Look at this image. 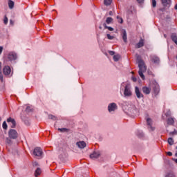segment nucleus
<instances>
[{"instance_id": "f257e3e1", "label": "nucleus", "mask_w": 177, "mask_h": 177, "mask_svg": "<svg viewBox=\"0 0 177 177\" xmlns=\"http://www.w3.org/2000/svg\"><path fill=\"white\" fill-rule=\"evenodd\" d=\"M122 109L129 115H136L139 111L136 109V106L132 102H124L122 106Z\"/></svg>"}, {"instance_id": "f03ea898", "label": "nucleus", "mask_w": 177, "mask_h": 177, "mask_svg": "<svg viewBox=\"0 0 177 177\" xmlns=\"http://www.w3.org/2000/svg\"><path fill=\"white\" fill-rule=\"evenodd\" d=\"M120 92H123L124 97L132 96V86L129 83L123 82L120 85Z\"/></svg>"}, {"instance_id": "7ed1b4c3", "label": "nucleus", "mask_w": 177, "mask_h": 177, "mask_svg": "<svg viewBox=\"0 0 177 177\" xmlns=\"http://www.w3.org/2000/svg\"><path fill=\"white\" fill-rule=\"evenodd\" d=\"M137 62L139 67L138 74L142 80H145V75H143V73H146L147 70L146 65H145V62H143V60H142L139 56L137 57Z\"/></svg>"}, {"instance_id": "20e7f679", "label": "nucleus", "mask_w": 177, "mask_h": 177, "mask_svg": "<svg viewBox=\"0 0 177 177\" xmlns=\"http://www.w3.org/2000/svg\"><path fill=\"white\" fill-rule=\"evenodd\" d=\"M118 109V106L115 102H112L108 104V111L111 114H114L115 113L116 110Z\"/></svg>"}, {"instance_id": "39448f33", "label": "nucleus", "mask_w": 177, "mask_h": 177, "mask_svg": "<svg viewBox=\"0 0 177 177\" xmlns=\"http://www.w3.org/2000/svg\"><path fill=\"white\" fill-rule=\"evenodd\" d=\"M3 73L4 75H8L9 77H12L13 75V71H12V68H10V66H6L3 68Z\"/></svg>"}, {"instance_id": "423d86ee", "label": "nucleus", "mask_w": 177, "mask_h": 177, "mask_svg": "<svg viewBox=\"0 0 177 177\" xmlns=\"http://www.w3.org/2000/svg\"><path fill=\"white\" fill-rule=\"evenodd\" d=\"M146 120H147V124L148 125L149 130L153 132V131L156 129V127L153 126V120H151V118H147Z\"/></svg>"}, {"instance_id": "0eeeda50", "label": "nucleus", "mask_w": 177, "mask_h": 177, "mask_svg": "<svg viewBox=\"0 0 177 177\" xmlns=\"http://www.w3.org/2000/svg\"><path fill=\"white\" fill-rule=\"evenodd\" d=\"M8 136L10 139H17L19 133L15 129H10L8 132Z\"/></svg>"}, {"instance_id": "6e6552de", "label": "nucleus", "mask_w": 177, "mask_h": 177, "mask_svg": "<svg viewBox=\"0 0 177 177\" xmlns=\"http://www.w3.org/2000/svg\"><path fill=\"white\" fill-rule=\"evenodd\" d=\"M7 59L10 62H13V60H16V59H17V54L15 52H10L7 55Z\"/></svg>"}, {"instance_id": "1a4fd4ad", "label": "nucleus", "mask_w": 177, "mask_h": 177, "mask_svg": "<svg viewBox=\"0 0 177 177\" xmlns=\"http://www.w3.org/2000/svg\"><path fill=\"white\" fill-rule=\"evenodd\" d=\"M142 91L145 95H150V93H151V86H142Z\"/></svg>"}, {"instance_id": "9d476101", "label": "nucleus", "mask_w": 177, "mask_h": 177, "mask_svg": "<svg viewBox=\"0 0 177 177\" xmlns=\"http://www.w3.org/2000/svg\"><path fill=\"white\" fill-rule=\"evenodd\" d=\"M33 156L35 157H41L42 156V149L39 147H36L33 151Z\"/></svg>"}, {"instance_id": "9b49d317", "label": "nucleus", "mask_w": 177, "mask_h": 177, "mask_svg": "<svg viewBox=\"0 0 177 177\" xmlns=\"http://www.w3.org/2000/svg\"><path fill=\"white\" fill-rule=\"evenodd\" d=\"M153 91L155 95H158V93L160 92V86L158 85V83L157 82H153Z\"/></svg>"}, {"instance_id": "f8f14e48", "label": "nucleus", "mask_w": 177, "mask_h": 177, "mask_svg": "<svg viewBox=\"0 0 177 177\" xmlns=\"http://www.w3.org/2000/svg\"><path fill=\"white\" fill-rule=\"evenodd\" d=\"M135 93H136L138 99H142L144 97L143 93H142V92H140V90L139 89V87H138V86H136V88H135Z\"/></svg>"}, {"instance_id": "ddd939ff", "label": "nucleus", "mask_w": 177, "mask_h": 177, "mask_svg": "<svg viewBox=\"0 0 177 177\" xmlns=\"http://www.w3.org/2000/svg\"><path fill=\"white\" fill-rule=\"evenodd\" d=\"M150 59L153 63L155 64H158L160 63V58L157 55H152L150 56Z\"/></svg>"}, {"instance_id": "4468645a", "label": "nucleus", "mask_w": 177, "mask_h": 177, "mask_svg": "<svg viewBox=\"0 0 177 177\" xmlns=\"http://www.w3.org/2000/svg\"><path fill=\"white\" fill-rule=\"evenodd\" d=\"M7 122L10 124L11 128H15V127H16V121L12 118L7 119Z\"/></svg>"}, {"instance_id": "2eb2a0df", "label": "nucleus", "mask_w": 177, "mask_h": 177, "mask_svg": "<svg viewBox=\"0 0 177 177\" xmlns=\"http://www.w3.org/2000/svg\"><path fill=\"white\" fill-rule=\"evenodd\" d=\"M76 145L79 149H84V147H86V143L84 141L77 142Z\"/></svg>"}, {"instance_id": "dca6fc26", "label": "nucleus", "mask_w": 177, "mask_h": 177, "mask_svg": "<svg viewBox=\"0 0 177 177\" xmlns=\"http://www.w3.org/2000/svg\"><path fill=\"white\" fill-rule=\"evenodd\" d=\"M162 3L163 6L169 8V6H171V0H162Z\"/></svg>"}, {"instance_id": "f3484780", "label": "nucleus", "mask_w": 177, "mask_h": 177, "mask_svg": "<svg viewBox=\"0 0 177 177\" xmlns=\"http://www.w3.org/2000/svg\"><path fill=\"white\" fill-rule=\"evenodd\" d=\"M99 156H100V152L95 151L90 155V157L91 158H98Z\"/></svg>"}, {"instance_id": "a211bd4d", "label": "nucleus", "mask_w": 177, "mask_h": 177, "mask_svg": "<svg viewBox=\"0 0 177 177\" xmlns=\"http://www.w3.org/2000/svg\"><path fill=\"white\" fill-rule=\"evenodd\" d=\"M171 39L173 41V42H174V44H176V45H177V35L176 33H171Z\"/></svg>"}, {"instance_id": "6ab92c4d", "label": "nucleus", "mask_w": 177, "mask_h": 177, "mask_svg": "<svg viewBox=\"0 0 177 177\" xmlns=\"http://www.w3.org/2000/svg\"><path fill=\"white\" fill-rule=\"evenodd\" d=\"M143 45H145V40H143V39H141L140 41L136 45V48H142Z\"/></svg>"}, {"instance_id": "aec40b11", "label": "nucleus", "mask_w": 177, "mask_h": 177, "mask_svg": "<svg viewBox=\"0 0 177 177\" xmlns=\"http://www.w3.org/2000/svg\"><path fill=\"white\" fill-rule=\"evenodd\" d=\"M122 39H123L124 42H127V31L125 30H122Z\"/></svg>"}, {"instance_id": "412c9836", "label": "nucleus", "mask_w": 177, "mask_h": 177, "mask_svg": "<svg viewBox=\"0 0 177 177\" xmlns=\"http://www.w3.org/2000/svg\"><path fill=\"white\" fill-rule=\"evenodd\" d=\"M8 7L10 9H13L15 8V2L12 0L8 1Z\"/></svg>"}, {"instance_id": "4be33fe9", "label": "nucleus", "mask_w": 177, "mask_h": 177, "mask_svg": "<svg viewBox=\"0 0 177 177\" xmlns=\"http://www.w3.org/2000/svg\"><path fill=\"white\" fill-rule=\"evenodd\" d=\"M174 122H175V120L172 118H169L167 119V124L168 125H174Z\"/></svg>"}, {"instance_id": "5701e85b", "label": "nucleus", "mask_w": 177, "mask_h": 177, "mask_svg": "<svg viewBox=\"0 0 177 177\" xmlns=\"http://www.w3.org/2000/svg\"><path fill=\"white\" fill-rule=\"evenodd\" d=\"M164 114L166 117H170L171 116V111L169 109H165L164 111Z\"/></svg>"}, {"instance_id": "b1692460", "label": "nucleus", "mask_w": 177, "mask_h": 177, "mask_svg": "<svg viewBox=\"0 0 177 177\" xmlns=\"http://www.w3.org/2000/svg\"><path fill=\"white\" fill-rule=\"evenodd\" d=\"M120 59H121V55H120L118 54L113 56L114 62H118V60H120Z\"/></svg>"}, {"instance_id": "393cba45", "label": "nucleus", "mask_w": 177, "mask_h": 177, "mask_svg": "<svg viewBox=\"0 0 177 177\" xmlns=\"http://www.w3.org/2000/svg\"><path fill=\"white\" fill-rule=\"evenodd\" d=\"M41 169L37 168L35 172V176H39V175H41Z\"/></svg>"}, {"instance_id": "a878e982", "label": "nucleus", "mask_w": 177, "mask_h": 177, "mask_svg": "<svg viewBox=\"0 0 177 177\" xmlns=\"http://www.w3.org/2000/svg\"><path fill=\"white\" fill-rule=\"evenodd\" d=\"M112 2H113V0H104V3L106 6H109V5H111Z\"/></svg>"}, {"instance_id": "bb28decb", "label": "nucleus", "mask_w": 177, "mask_h": 177, "mask_svg": "<svg viewBox=\"0 0 177 177\" xmlns=\"http://www.w3.org/2000/svg\"><path fill=\"white\" fill-rule=\"evenodd\" d=\"M104 28H107V30H109V31H114V28H113L112 27L110 26H107V25L106 24H103Z\"/></svg>"}, {"instance_id": "cd10ccee", "label": "nucleus", "mask_w": 177, "mask_h": 177, "mask_svg": "<svg viewBox=\"0 0 177 177\" xmlns=\"http://www.w3.org/2000/svg\"><path fill=\"white\" fill-rule=\"evenodd\" d=\"M113 22V18L111 17H107L106 19V24H111V23Z\"/></svg>"}, {"instance_id": "c85d7f7f", "label": "nucleus", "mask_w": 177, "mask_h": 177, "mask_svg": "<svg viewBox=\"0 0 177 177\" xmlns=\"http://www.w3.org/2000/svg\"><path fill=\"white\" fill-rule=\"evenodd\" d=\"M167 142L169 145H170V146H172V145H174V139H172V138H168Z\"/></svg>"}, {"instance_id": "c756f323", "label": "nucleus", "mask_w": 177, "mask_h": 177, "mask_svg": "<svg viewBox=\"0 0 177 177\" xmlns=\"http://www.w3.org/2000/svg\"><path fill=\"white\" fill-rule=\"evenodd\" d=\"M165 177H175V174H174V172L171 171L169 172Z\"/></svg>"}, {"instance_id": "7c9ffc66", "label": "nucleus", "mask_w": 177, "mask_h": 177, "mask_svg": "<svg viewBox=\"0 0 177 177\" xmlns=\"http://www.w3.org/2000/svg\"><path fill=\"white\" fill-rule=\"evenodd\" d=\"M48 118L50 120H53L54 121L57 120V118H56V116H54L53 115H48Z\"/></svg>"}, {"instance_id": "2f4dec72", "label": "nucleus", "mask_w": 177, "mask_h": 177, "mask_svg": "<svg viewBox=\"0 0 177 177\" xmlns=\"http://www.w3.org/2000/svg\"><path fill=\"white\" fill-rule=\"evenodd\" d=\"M117 19H118V23H120V24H122V23L124 22V20L122 19V18H121L120 17H117Z\"/></svg>"}, {"instance_id": "473e14b6", "label": "nucleus", "mask_w": 177, "mask_h": 177, "mask_svg": "<svg viewBox=\"0 0 177 177\" xmlns=\"http://www.w3.org/2000/svg\"><path fill=\"white\" fill-rule=\"evenodd\" d=\"M106 38H108V39H114V36H111L110 34H106Z\"/></svg>"}, {"instance_id": "72a5a7b5", "label": "nucleus", "mask_w": 177, "mask_h": 177, "mask_svg": "<svg viewBox=\"0 0 177 177\" xmlns=\"http://www.w3.org/2000/svg\"><path fill=\"white\" fill-rule=\"evenodd\" d=\"M2 127H3V129H8V124H6V122L4 121V122H3Z\"/></svg>"}, {"instance_id": "f704fd0d", "label": "nucleus", "mask_w": 177, "mask_h": 177, "mask_svg": "<svg viewBox=\"0 0 177 177\" xmlns=\"http://www.w3.org/2000/svg\"><path fill=\"white\" fill-rule=\"evenodd\" d=\"M152 6L153 8H156V6H157V1H156V0H152Z\"/></svg>"}, {"instance_id": "c9c22d12", "label": "nucleus", "mask_w": 177, "mask_h": 177, "mask_svg": "<svg viewBox=\"0 0 177 177\" xmlns=\"http://www.w3.org/2000/svg\"><path fill=\"white\" fill-rule=\"evenodd\" d=\"M0 80L1 81H3V75H2L1 71H0Z\"/></svg>"}, {"instance_id": "e433bc0d", "label": "nucleus", "mask_w": 177, "mask_h": 177, "mask_svg": "<svg viewBox=\"0 0 177 177\" xmlns=\"http://www.w3.org/2000/svg\"><path fill=\"white\" fill-rule=\"evenodd\" d=\"M4 24H8V17L6 16L3 20Z\"/></svg>"}, {"instance_id": "4c0bfd02", "label": "nucleus", "mask_w": 177, "mask_h": 177, "mask_svg": "<svg viewBox=\"0 0 177 177\" xmlns=\"http://www.w3.org/2000/svg\"><path fill=\"white\" fill-rule=\"evenodd\" d=\"M109 55H111V56H114L115 53H114V51L109 50Z\"/></svg>"}, {"instance_id": "58836bf2", "label": "nucleus", "mask_w": 177, "mask_h": 177, "mask_svg": "<svg viewBox=\"0 0 177 177\" xmlns=\"http://www.w3.org/2000/svg\"><path fill=\"white\" fill-rule=\"evenodd\" d=\"M32 110V109H31V106H27L26 111L29 112V111H31Z\"/></svg>"}, {"instance_id": "ea45409f", "label": "nucleus", "mask_w": 177, "mask_h": 177, "mask_svg": "<svg viewBox=\"0 0 177 177\" xmlns=\"http://www.w3.org/2000/svg\"><path fill=\"white\" fill-rule=\"evenodd\" d=\"M11 142H12V141L10 140V139L7 138V140H6V143H8V145H10Z\"/></svg>"}, {"instance_id": "a19ab883", "label": "nucleus", "mask_w": 177, "mask_h": 177, "mask_svg": "<svg viewBox=\"0 0 177 177\" xmlns=\"http://www.w3.org/2000/svg\"><path fill=\"white\" fill-rule=\"evenodd\" d=\"M10 24L11 26H13V24H15V21H13V20L10 19Z\"/></svg>"}, {"instance_id": "79ce46f5", "label": "nucleus", "mask_w": 177, "mask_h": 177, "mask_svg": "<svg viewBox=\"0 0 177 177\" xmlns=\"http://www.w3.org/2000/svg\"><path fill=\"white\" fill-rule=\"evenodd\" d=\"M3 50V47L0 46V55L2 54Z\"/></svg>"}, {"instance_id": "37998d69", "label": "nucleus", "mask_w": 177, "mask_h": 177, "mask_svg": "<svg viewBox=\"0 0 177 177\" xmlns=\"http://www.w3.org/2000/svg\"><path fill=\"white\" fill-rule=\"evenodd\" d=\"M132 81H133V82H136V81H138V80L136 79V77H132Z\"/></svg>"}, {"instance_id": "c03bdc74", "label": "nucleus", "mask_w": 177, "mask_h": 177, "mask_svg": "<svg viewBox=\"0 0 177 177\" xmlns=\"http://www.w3.org/2000/svg\"><path fill=\"white\" fill-rule=\"evenodd\" d=\"M171 135H177V131L174 130L173 132H171Z\"/></svg>"}, {"instance_id": "a18cd8bd", "label": "nucleus", "mask_w": 177, "mask_h": 177, "mask_svg": "<svg viewBox=\"0 0 177 177\" xmlns=\"http://www.w3.org/2000/svg\"><path fill=\"white\" fill-rule=\"evenodd\" d=\"M167 156H169V157H171L172 156V152H167Z\"/></svg>"}, {"instance_id": "49530a36", "label": "nucleus", "mask_w": 177, "mask_h": 177, "mask_svg": "<svg viewBox=\"0 0 177 177\" xmlns=\"http://www.w3.org/2000/svg\"><path fill=\"white\" fill-rule=\"evenodd\" d=\"M59 131H61V132H64V131H66V129H59Z\"/></svg>"}, {"instance_id": "de8ad7c7", "label": "nucleus", "mask_w": 177, "mask_h": 177, "mask_svg": "<svg viewBox=\"0 0 177 177\" xmlns=\"http://www.w3.org/2000/svg\"><path fill=\"white\" fill-rule=\"evenodd\" d=\"M138 3H142L144 0H137Z\"/></svg>"}, {"instance_id": "09e8293b", "label": "nucleus", "mask_w": 177, "mask_h": 177, "mask_svg": "<svg viewBox=\"0 0 177 177\" xmlns=\"http://www.w3.org/2000/svg\"><path fill=\"white\" fill-rule=\"evenodd\" d=\"M2 70V63L0 62V71Z\"/></svg>"}, {"instance_id": "8fccbe9b", "label": "nucleus", "mask_w": 177, "mask_h": 177, "mask_svg": "<svg viewBox=\"0 0 177 177\" xmlns=\"http://www.w3.org/2000/svg\"><path fill=\"white\" fill-rule=\"evenodd\" d=\"M174 9H176V10H177V4H176Z\"/></svg>"}, {"instance_id": "3c124183", "label": "nucleus", "mask_w": 177, "mask_h": 177, "mask_svg": "<svg viewBox=\"0 0 177 177\" xmlns=\"http://www.w3.org/2000/svg\"><path fill=\"white\" fill-rule=\"evenodd\" d=\"M174 161H175V162H176V164H177V158H176V159H174Z\"/></svg>"}, {"instance_id": "603ef678", "label": "nucleus", "mask_w": 177, "mask_h": 177, "mask_svg": "<svg viewBox=\"0 0 177 177\" xmlns=\"http://www.w3.org/2000/svg\"><path fill=\"white\" fill-rule=\"evenodd\" d=\"M165 38H167V35H164Z\"/></svg>"}, {"instance_id": "864d4df0", "label": "nucleus", "mask_w": 177, "mask_h": 177, "mask_svg": "<svg viewBox=\"0 0 177 177\" xmlns=\"http://www.w3.org/2000/svg\"><path fill=\"white\" fill-rule=\"evenodd\" d=\"M176 157H177V153L175 154Z\"/></svg>"}]
</instances>
